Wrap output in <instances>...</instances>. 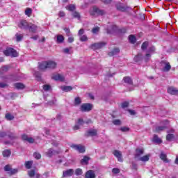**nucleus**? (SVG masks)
<instances>
[{
  "label": "nucleus",
  "instance_id": "nucleus-1",
  "mask_svg": "<svg viewBox=\"0 0 178 178\" xmlns=\"http://www.w3.org/2000/svg\"><path fill=\"white\" fill-rule=\"evenodd\" d=\"M3 54L6 56H12L13 58H17L19 56V54L13 48H7L3 51Z\"/></svg>",
  "mask_w": 178,
  "mask_h": 178
},
{
  "label": "nucleus",
  "instance_id": "nucleus-2",
  "mask_svg": "<svg viewBox=\"0 0 178 178\" xmlns=\"http://www.w3.org/2000/svg\"><path fill=\"white\" fill-rule=\"evenodd\" d=\"M154 53H155V47L152 46L149 47L144 56L145 62H148V60L151 59V55H152V54H154Z\"/></svg>",
  "mask_w": 178,
  "mask_h": 178
},
{
  "label": "nucleus",
  "instance_id": "nucleus-3",
  "mask_svg": "<svg viewBox=\"0 0 178 178\" xmlns=\"http://www.w3.org/2000/svg\"><path fill=\"white\" fill-rule=\"evenodd\" d=\"M161 67L162 72H169L170 69H172V66L170 63L168 61H161Z\"/></svg>",
  "mask_w": 178,
  "mask_h": 178
},
{
  "label": "nucleus",
  "instance_id": "nucleus-4",
  "mask_svg": "<svg viewBox=\"0 0 178 178\" xmlns=\"http://www.w3.org/2000/svg\"><path fill=\"white\" fill-rule=\"evenodd\" d=\"M92 109V104H83L80 107L81 112H90Z\"/></svg>",
  "mask_w": 178,
  "mask_h": 178
},
{
  "label": "nucleus",
  "instance_id": "nucleus-5",
  "mask_svg": "<svg viewBox=\"0 0 178 178\" xmlns=\"http://www.w3.org/2000/svg\"><path fill=\"white\" fill-rule=\"evenodd\" d=\"M71 148L79 151L80 153L86 152V147L81 145H72Z\"/></svg>",
  "mask_w": 178,
  "mask_h": 178
},
{
  "label": "nucleus",
  "instance_id": "nucleus-6",
  "mask_svg": "<svg viewBox=\"0 0 178 178\" xmlns=\"http://www.w3.org/2000/svg\"><path fill=\"white\" fill-rule=\"evenodd\" d=\"M19 29L22 30H28L29 27H30V24L26 20H21L18 24Z\"/></svg>",
  "mask_w": 178,
  "mask_h": 178
},
{
  "label": "nucleus",
  "instance_id": "nucleus-7",
  "mask_svg": "<svg viewBox=\"0 0 178 178\" xmlns=\"http://www.w3.org/2000/svg\"><path fill=\"white\" fill-rule=\"evenodd\" d=\"M106 45V42H100L97 43H94L91 44L92 49H100V48H102Z\"/></svg>",
  "mask_w": 178,
  "mask_h": 178
},
{
  "label": "nucleus",
  "instance_id": "nucleus-8",
  "mask_svg": "<svg viewBox=\"0 0 178 178\" xmlns=\"http://www.w3.org/2000/svg\"><path fill=\"white\" fill-rule=\"evenodd\" d=\"M105 14V11L102 10H99L97 7H93V11L90 13V15H99L102 16V15Z\"/></svg>",
  "mask_w": 178,
  "mask_h": 178
},
{
  "label": "nucleus",
  "instance_id": "nucleus-9",
  "mask_svg": "<svg viewBox=\"0 0 178 178\" xmlns=\"http://www.w3.org/2000/svg\"><path fill=\"white\" fill-rule=\"evenodd\" d=\"M74 173V170H73V169L64 170L63 172V177H70L71 176H73Z\"/></svg>",
  "mask_w": 178,
  "mask_h": 178
},
{
  "label": "nucleus",
  "instance_id": "nucleus-10",
  "mask_svg": "<svg viewBox=\"0 0 178 178\" xmlns=\"http://www.w3.org/2000/svg\"><path fill=\"white\" fill-rule=\"evenodd\" d=\"M167 92L168 94H170L171 95H178V90L177 88L175 87H169L167 90Z\"/></svg>",
  "mask_w": 178,
  "mask_h": 178
},
{
  "label": "nucleus",
  "instance_id": "nucleus-11",
  "mask_svg": "<svg viewBox=\"0 0 178 178\" xmlns=\"http://www.w3.org/2000/svg\"><path fill=\"white\" fill-rule=\"evenodd\" d=\"M143 154H144V149H136V154H135V159H136V161H138L141 157V155H143Z\"/></svg>",
  "mask_w": 178,
  "mask_h": 178
},
{
  "label": "nucleus",
  "instance_id": "nucleus-12",
  "mask_svg": "<svg viewBox=\"0 0 178 178\" xmlns=\"http://www.w3.org/2000/svg\"><path fill=\"white\" fill-rule=\"evenodd\" d=\"M113 154L114 156H115L119 162H123V159H122V153L119 150H115Z\"/></svg>",
  "mask_w": 178,
  "mask_h": 178
},
{
  "label": "nucleus",
  "instance_id": "nucleus-13",
  "mask_svg": "<svg viewBox=\"0 0 178 178\" xmlns=\"http://www.w3.org/2000/svg\"><path fill=\"white\" fill-rule=\"evenodd\" d=\"M143 59H144V56H143V54L139 53L137 56H136L134 58V62L136 63H140V62H143Z\"/></svg>",
  "mask_w": 178,
  "mask_h": 178
},
{
  "label": "nucleus",
  "instance_id": "nucleus-14",
  "mask_svg": "<svg viewBox=\"0 0 178 178\" xmlns=\"http://www.w3.org/2000/svg\"><path fill=\"white\" fill-rule=\"evenodd\" d=\"M57 64L55 61L47 60V69H56Z\"/></svg>",
  "mask_w": 178,
  "mask_h": 178
},
{
  "label": "nucleus",
  "instance_id": "nucleus-15",
  "mask_svg": "<svg viewBox=\"0 0 178 178\" xmlns=\"http://www.w3.org/2000/svg\"><path fill=\"white\" fill-rule=\"evenodd\" d=\"M54 80H56V81H65V76L63 75L58 74L54 76H53Z\"/></svg>",
  "mask_w": 178,
  "mask_h": 178
},
{
  "label": "nucleus",
  "instance_id": "nucleus-16",
  "mask_svg": "<svg viewBox=\"0 0 178 178\" xmlns=\"http://www.w3.org/2000/svg\"><path fill=\"white\" fill-rule=\"evenodd\" d=\"M85 178H95V172L92 170H88L85 175Z\"/></svg>",
  "mask_w": 178,
  "mask_h": 178
},
{
  "label": "nucleus",
  "instance_id": "nucleus-17",
  "mask_svg": "<svg viewBox=\"0 0 178 178\" xmlns=\"http://www.w3.org/2000/svg\"><path fill=\"white\" fill-rule=\"evenodd\" d=\"M56 38V42H57V44H62L63 41H65V37H63V35H57Z\"/></svg>",
  "mask_w": 178,
  "mask_h": 178
},
{
  "label": "nucleus",
  "instance_id": "nucleus-18",
  "mask_svg": "<svg viewBox=\"0 0 178 178\" xmlns=\"http://www.w3.org/2000/svg\"><path fill=\"white\" fill-rule=\"evenodd\" d=\"M48 63L47 61H44L39 64V69L40 70H45L46 69H48Z\"/></svg>",
  "mask_w": 178,
  "mask_h": 178
},
{
  "label": "nucleus",
  "instance_id": "nucleus-19",
  "mask_svg": "<svg viewBox=\"0 0 178 178\" xmlns=\"http://www.w3.org/2000/svg\"><path fill=\"white\" fill-rule=\"evenodd\" d=\"M9 70V66L8 65H5L0 68V78H2V74L3 73H6Z\"/></svg>",
  "mask_w": 178,
  "mask_h": 178
},
{
  "label": "nucleus",
  "instance_id": "nucleus-20",
  "mask_svg": "<svg viewBox=\"0 0 178 178\" xmlns=\"http://www.w3.org/2000/svg\"><path fill=\"white\" fill-rule=\"evenodd\" d=\"M98 131L97 129H90L87 131L88 136H90V137H95L97 136Z\"/></svg>",
  "mask_w": 178,
  "mask_h": 178
},
{
  "label": "nucleus",
  "instance_id": "nucleus-21",
  "mask_svg": "<svg viewBox=\"0 0 178 178\" xmlns=\"http://www.w3.org/2000/svg\"><path fill=\"white\" fill-rule=\"evenodd\" d=\"M123 81H124V83H126L127 84H129V86L133 85V80L131 79V78H130V76L124 77Z\"/></svg>",
  "mask_w": 178,
  "mask_h": 178
},
{
  "label": "nucleus",
  "instance_id": "nucleus-22",
  "mask_svg": "<svg viewBox=\"0 0 178 178\" xmlns=\"http://www.w3.org/2000/svg\"><path fill=\"white\" fill-rule=\"evenodd\" d=\"M12 154V152L10 149H5L2 152L3 158H9Z\"/></svg>",
  "mask_w": 178,
  "mask_h": 178
},
{
  "label": "nucleus",
  "instance_id": "nucleus-23",
  "mask_svg": "<svg viewBox=\"0 0 178 178\" xmlns=\"http://www.w3.org/2000/svg\"><path fill=\"white\" fill-rule=\"evenodd\" d=\"M119 52H120V49H119V48H115L114 49H113L111 51L108 53V56H113L115 55H118Z\"/></svg>",
  "mask_w": 178,
  "mask_h": 178
},
{
  "label": "nucleus",
  "instance_id": "nucleus-24",
  "mask_svg": "<svg viewBox=\"0 0 178 178\" xmlns=\"http://www.w3.org/2000/svg\"><path fill=\"white\" fill-rule=\"evenodd\" d=\"M28 29L31 33H36L38 27L34 24H29V27Z\"/></svg>",
  "mask_w": 178,
  "mask_h": 178
},
{
  "label": "nucleus",
  "instance_id": "nucleus-25",
  "mask_svg": "<svg viewBox=\"0 0 178 178\" xmlns=\"http://www.w3.org/2000/svg\"><path fill=\"white\" fill-rule=\"evenodd\" d=\"M14 87H15V88H17V90H23L24 88V84L22 83H15L14 84Z\"/></svg>",
  "mask_w": 178,
  "mask_h": 178
},
{
  "label": "nucleus",
  "instance_id": "nucleus-26",
  "mask_svg": "<svg viewBox=\"0 0 178 178\" xmlns=\"http://www.w3.org/2000/svg\"><path fill=\"white\" fill-rule=\"evenodd\" d=\"M72 16L74 18V19H78V20H80V18L81 17V16L80 15V13L77 12V11H73L72 13Z\"/></svg>",
  "mask_w": 178,
  "mask_h": 178
},
{
  "label": "nucleus",
  "instance_id": "nucleus-27",
  "mask_svg": "<svg viewBox=\"0 0 178 178\" xmlns=\"http://www.w3.org/2000/svg\"><path fill=\"white\" fill-rule=\"evenodd\" d=\"M138 161H140L141 162H148V161H149V155L142 156L139 158V160Z\"/></svg>",
  "mask_w": 178,
  "mask_h": 178
},
{
  "label": "nucleus",
  "instance_id": "nucleus-28",
  "mask_svg": "<svg viewBox=\"0 0 178 178\" xmlns=\"http://www.w3.org/2000/svg\"><path fill=\"white\" fill-rule=\"evenodd\" d=\"M153 141L156 144H161L162 143V140H161V138H159L157 135L154 136Z\"/></svg>",
  "mask_w": 178,
  "mask_h": 178
},
{
  "label": "nucleus",
  "instance_id": "nucleus-29",
  "mask_svg": "<svg viewBox=\"0 0 178 178\" xmlns=\"http://www.w3.org/2000/svg\"><path fill=\"white\" fill-rule=\"evenodd\" d=\"M81 104V99L80 97H75L74 105L75 106H79Z\"/></svg>",
  "mask_w": 178,
  "mask_h": 178
},
{
  "label": "nucleus",
  "instance_id": "nucleus-30",
  "mask_svg": "<svg viewBox=\"0 0 178 178\" xmlns=\"http://www.w3.org/2000/svg\"><path fill=\"white\" fill-rule=\"evenodd\" d=\"M165 129H166L165 125L156 127V129H155V131L156 133H160V131H163V130H165Z\"/></svg>",
  "mask_w": 178,
  "mask_h": 178
},
{
  "label": "nucleus",
  "instance_id": "nucleus-31",
  "mask_svg": "<svg viewBox=\"0 0 178 178\" xmlns=\"http://www.w3.org/2000/svg\"><path fill=\"white\" fill-rule=\"evenodd\" d=\"M88 161H90V157L84 156L83 159L81 160V163H85V165H87L88 163Z\"/></svg>",
  "mask_w": 178,
  "mask_h": 178
},
{
  "label": "nucleus",
  "instance_id": "nucleus-32",
  "mask_svg": "<svg viewBox=\"0 0 178 178\" xmlns=\"http://www.w3.org/2000/svg\"><path fill=\"white\" fill-rule=\"evenodd\" d=\"M32 13H33V9H31L30 8H27L25 10V15L26 16H28V17H30V16H31Z\"/></svg>",
  "mask_w": 178,
  "mask_h": 178
},
{
  "label": "nucleus",
  "instance_id": "nucleus-33",
  "mask_svg": "<svg viewBox=\"0 0 178 178\" xmlns=\"http://www.w3.org/2000/svg\"><path fill=\"white\" fill-rule=\"evenodd\" d=\"M160 158L161 159L163 162H165V163H168L169 160H168V158L166 157V154L161 153L160 155Z\"/></svg>",
  "mask_w": 178,
  "mask_h": 178
},
{
  "label": "nucleus",
  "instance_id": "nucleus-34",
  "mask_svg": "<svg viewBox=\"0 0 178 178\" xmlns=\"http://www.w3.org/2000/svg\"><path fill=\"white\" fill-rule=\"evenodd\" d=\"M166 140H167V141H172V140H175V134H168L166 136Z\"/></svg>",
  "mask_w": 178,
  "mask_h": 178
},
{
  "label": "nucleus",
  "instance_id": "nucleus-35",
  "mask_svg": "<svg viewBox=\"0 0 178 178\" xmlns=\"http://www.w3.org/2000/svg\"><path fill=\"white\" fill-rule=\"evenodd\" d=\"M61 90H63V91H65V92H69V91H72V90H73V88L72 86H63Z\"/></svg>",
  "mask_w": 178,
  "mask_h": 178
},
{
  "label": "nucleus",
  "instance_id": "nucleus-36",
  "mask_svg": "<svg viewBox=\"0 0 178 178\" xmlns=\"http://www.w3.org/2000/svg\"><path fill=\"white\" fill-rule=\"evenodd\" d=\"M66 9L67 10H70V12H73V10H75V9H76V6H74L73 4H70L66 6Z\"/></svg>",
  "mask_w": 178,
  "mask_h": 178
},
{
  "label": "nucleus",
  "instance_id": "nucleus-37",
  "mask_svg": "<svg viewBox=\"0 0 178 178\" xmlns=\"http://www.w3.org/2000/svg\"><path fill=\"white\" fill-rule=\"evenodd\" d=\"M147 48H148V42H144L143 44H142V46H141V49L142 51H147Z\"/></svg>",
  "mask_w": 178,
  "mask_h": 178
},
{
  "label": "nucleus",
  "instance_id": "nucleus-38",
  "mask_svg": "<svg viewBox=\"0 0 178 178\" xmlns=\"http://www.w3.org/2000/svg\"><path fill=\"white\" fill-rule=\"evenodd\" d=\"M129 40L131 44H136V36L131 35H129Z\"/></svg>",
  "mask_w": 178,
  "mask_h": 178
},
{
  "label": "nucleus",
  "instance_id": "nucleus-39",
  "mask_svg": "<svg viewBox=\"0 0 178 178\" xmlns=\"http://www.w3.org/2000/svg\"><path fill=\"white\" fill-rule=\"evenodd\" d=\"M112 123L115 126H120L122 124V121L120 120H114L112 121Z\"/></svg>",
  "mask_w": 178,
  "mask_h": 178
},
{
  "label": "nucleus",
  "instance_id": "nucleus-40",
  "mask_svg": "<svg viewBox=\"0 0 178 178\" xmlns=\"http://www.w3.org/2000/svg\"><path fill=\"white\" fill-rule=\"evenodd\" d=\"M6 119L7 120H13V119H15V117L10 113H6Z\"/></svg>",
  "mask_w": 178,
  "mask_h": 178
},
{
  "label": "nucleus",
  "instance_id": "nucleus-41",
  "mask_svg": "<svg viewBox=\"0 0 178 178\" xmlns=\"http://www.w3.org/2000/svg\"><path fill=\"white\" fill-rule=\"evenodd\" d=\"M31 166H33V161L25 162V168H26V169H31Z\"/></svg>",
  "mask_w": 178,
  "mask_h": 178
},
{
  "label": "nucleus",
  "instance_id": "nucleus-42",
  "mask_svg": "<svg viewBox=\"0 0 178 178\" xmlns=\"http://www.w3.org/2000/svg\"><path fill=\"white\" fill-rule=\"evenodd\" d=\"M34 76L37 79L38 81H41V74H40V72H35Z\"/></svg>",
  "mask_w": 178,
  "mask_h": 178
},
{
  "label": "nucleus",
  "instance_id": "nucleus-43",
  "mask_svg": "<svg viewBox=\"0 0 178 178\" xmlns=\"http://www.w3.org/2000/svg\"><path fill=\"white\" fill-rule=\"evenodd\" d=\"M75 175L76 176H81V175H83V170H81V168H77L75 170Z\"/></svg>",
  "mask_w": 178,
  "mask_h": 178
},
{
  "label": "nucleus",
  "instance_id": "nucleus-44",
  "mask_svg": "<svg viewBox=\"0 0 178 178\" xmlns=\"http://www.w3.org/2000/svg\"><path fill=\"white\" fill-rule=\"evenodd\" d=\"M15 37L18 42L23 40V35L20 33H16Z\"/></svg>",
  "mask_w": 178,
  "mask_h": 178
},
{
  "label": "nucleus",
  "instance_id": "nucleus-45",
  "mask_svg": "<svg viewBox=\"0 0 178 178\" xmlns=\"http://www.w3.org/2000/svg\"><path fill=\"white\" fill-rule=\"evenodd\" d=\"M117 9L118 10H121V12H125L126 7L123 6L122 4H120L117 6Z\"/></svg>",
  "mask_w": 178,
  "mask_h": 178
},
{
  "label": "nucleus",
  "instance_id": "nucleus-46",
  "mask_svg": "<svg viewBox=\"0 0 178 178\" xmlns=\"http://www.w3.org/2000/svg\"><path fill=\"white\" fill-rule=\"evenodd\" d=\"M28 175H29V177H34V176H35V170H31L28 171Z\"/></svg>",
  "mask_w": 178,
  "mask_h": 178
},
{
  "label": "nucleus",
  "instance_id": "nucleus-47",
  "mask_svg": "<svg viewBox=\"0 0 178 178\" xmlns=\"http://www.w3.org/2000/svg\"><path fill=\"white\" fill-rule=\"evenodd\" d=\"M120 130L122 131V133H126L130 130V128L127 127H122L121 128H120Z\"/></svg>",
  "mask_w": 178,
  "mask_h": 178
},
{
  "label": "nucleus",
  "instance_id": "nucleus-48",
  "mask_svg": "<svg viewBox=\"0 0 178 178\" xmlns=\"http://www.w3.org/2000/svg\"><path fill=\"white\" fill-rule=\"evenodd\" d=\"M54 149H49L48 150V152H47V156H49V157L52 156V155H54Z\"/></svg>",
  "mask_w": 178,
  "mask_h": 178
},
{
  "label": "nucleus",
  "instance_id": "nucleus-49",
  "mask_svg": "<svg viewBox=\"0 0 178 178\" xmlns=\"http://www.w3.org/2000/svg\"><path fill=\"white\" fill-rule=\"evenodd\" d=\"M87 40H88V38H87V35H82L80 36V41L84 42V41H87Z\"/></svg>",
  "mask_w": 178,
  "mask_h": 178
},
{
  "label": "nucleus",
  "instance_id": "nucleus-50",
  "mask_svg": "<svg viewBox=\"0 0 178 178\" xmlns=\"http://www.w3.org/2000/svg\"><path fill=\"white\" fill-rule=\"evenodd\" d=\"M99 31V27H95L92 29V33H93V34H97V33Z\"/></svg>",
  "mask_w": 178,
  "mask_h": 178
},
{
  "label": "nucleus",
  "instance_id": "nucleus-51",
  "mask_svg": "<svg viewBox=\"0 0 178 178\" xmlns=\"http://www.w3.org/2000/svg\"><path fill=\"white\" fill-rule=\"evenodd\" d=\"M43 90L44 91H49V90H51V86L50 85H44V86H43Z\"/></svg>",
  "mask_w": 178,
  "mask_h": 178
},
{
  "label": "nucleus",
  "instance_id": "nucleus-52",
  "mask_svg": "<svg viewBox=\"0 0 178 178\" xmlns=\"http://www.w3.org/2000/svg\"><path fill=\"white\" fill-rule=\"evenodd\" d=\"M11 169H12V168H10V165H6L4 167L5 172H9V173L10 172Z\"/></svg>",
  "mask_w": 178,
  "mask_h": 178
},
{
  "label": "nucleus",
  "instance_id": "nucleus-53",
  "mask_svg": "<svg viewBox=\"0 0 178 178\" xmlns=\"http://www.w3.org/2000/svg\"><path fill=\"white\" fill-rule=\"evenodd\" d=\"M33 156L35 159H41V154L40 153H34Z\"/></svg>",
  "mask_w": 178,
  "mask_h": 178
},
{
  "label": "nucleus",
  "instance_id": "nucleus-54",
  "mask_svg": "<svg viewBox=\"0 0 178 178\" xmlns=\"http://www.w3.org/2000/svg\"><path fill=\"white\" fill-rule=\"evenodd\" d=\"M8 87V83L0 82V88H6Z\"/></svg>",
  "mask_w": 178,
  "mask_h": 178
},
{
  "label": "nucleus",
  "instance_id": "nucleus-55",
  "mask_svg": "<svg viewBox=\"0 0 178 178\" xmlns=\"http://www.w3.org/2000/svg\"><path fill=\"white\" fill-rule=\"evenodd\" d=\"M112 172L114 173V175H118V173H120V170L118 168H113Z\"/></svg>",
  "mask_w": 178,
  "mask_h": 178
},
{
  "label": "nucleus",
  "instance_id": "nucleus-56",
  "mask_svg": "<svg viewBox=\"0 0 178 178\" xmlns=\"http://www.w3.org/2000/svg\"><path fill=\"white\" fill-rule=\"evenodd\" d=\"M122 108H127V106H129V102H124L121 104Z\"/></svg>",
  "mask_w": 178,
  "mask_h": 178
},
{
  "label": "nucleus",
  "instance_id": "nucleus-57",
  "mask_svg": "<svg viewBox=\"0 0 178 178\" xmlns=\"http://www.w3.org/2000/svg\"><path fill=\"white\" fill-rule=\"evenodd\" d=\"M11 175H15V173H17V169H12L10 170V172Z\"/></svg>",
  "mask_w": 178,
  "mask_h": 178
},
{
  "label": "nucleus",
  "instance_id": "nucleus-58",
  "mask_svg": "<svg viewBox=\"0 0 178 178\" xmlns=\"http://www.w3.org/2000/svg\"><path fill=\"white\" fill-rule=\"evenodd\" d=\"M78 124L79 126H81V124H84V120H83V119H81V118H79L78 120Z\"/></svg>",
  "mask_w": 178,
  "mask_h": 178
},
{
  "label": "nucleus",
  "instance_id": "nucleus-59",
  "mask_svg": "<svg viewBox=\"0 0 178 178\" xmlns=\"http://www.w3.org/2000/svg\"><path fill=\"white\" fill-rule=\"evenodd\" d=\"M83 34H84V29H81L79 31L78 35L81 37V35H83Z\"/></svg>",
  "mask_w": 178,
  "mask_h": 178
},
{
  "label": "nucleus",
  "instance_id": "nucleus-60",
  "mask_svg": "<svg viewBox=\"0 0 178 178\" xmlns=\"http://www.w3.org/2000/svg\"><path fill=\"white\" fill-rule=\"evenodd\" d=\"M6 135H7L6 132H5V131H0V137L1 138L6 137Z\"/></svg>",
  "mask_w": 178,
  "mask_h": 178
},
{
  "label": "nucleus",
  "instance_id": "nucleus-61",
  "mask_svg": "<svg viewBox=\"0 0 178 178\" xmlns=\"http://www.w3.org/2000/svg\"><path fill=\"white\" fill-rule=\"evenodd\" d=\"M64 31H65L67 35L69 37V35H70V29H69L67 28H65Z\"/></svg>",
  "mask_w": 178,
  "mask_h": 178
},
{
  "label": "nucleus",
  "instance_id": "nucleus-62",
  "mask_svg": "<svg viewBox=\"0 0 178 178\" xmlns=\"http://www.w3.org/2000/svg\"><path fill=\"white\" fill-rule=\"evenodd\" d=\"M52 145H54V147H58V145H59V143L56 140H53L51 142Z\"/></svg>",
  "mask_w": 178,
  "mask_h": 178
},
{
  "label": "nucleus",
  "instance_id": "nucleus-63",
  "mask_svg": "<svg viewBox=\"0 0 178 178\" xmlns=\"http://www.w3.org/2000/svg\"><path fill=\"white\" fill-rule=\"evenodd\" d=\"M58 16H59V17H65V12L60 11L59 14H58Z\"/></svg>",
  "mask_w": 178,
  "mask_h": 178
},
{
  "label": "nucleus",
  "instance_id": "nucleus-64",
  "mask_svg": "<svg viewBox=\"0 0 178 178\" xmlns=\"http://www.w3.org/2000/svg\"><path fill=\"white\" fill-rule=\"evenodd\" d=\"M26 141L28 143H30L31 144H33V143H34V139L33 138H29L28 137V139L26 140Z\"/></svg>",
  "mask_w": 178,
  "mask_h": 178
}]
</instances>
